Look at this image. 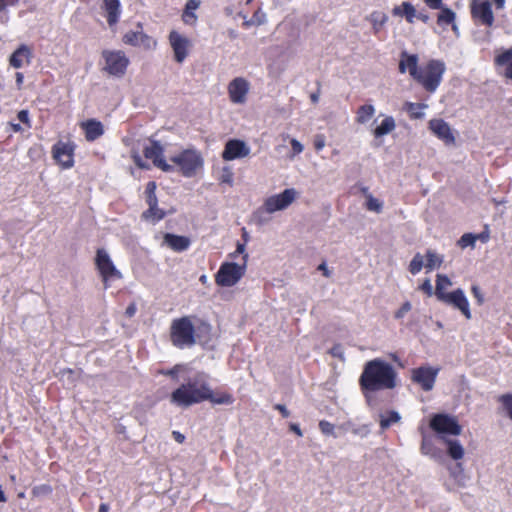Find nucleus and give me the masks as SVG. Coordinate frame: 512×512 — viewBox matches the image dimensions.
Returning a JSON list of instances; mask_svg holds the SVG:
<instances>
[{
    "label": "nucleus",
    "mask_w": 512,
    "mask_h": 512,
    "mask_svg": "<svg viewBox=\"0 0 512 512\" xmlns=\"http://www.w3.org/2000/svg\"><path fill=\"white\" fill-rule=\"evenodd\" d=\"M397 373L394 367L380 358L365 363L359 378L360 388L369 405L373 402V393L393 389L397 385Z\"/></svg>",
    "instance_id": "nucleus-1"
},
{
    "label": "nucleus",
    "mask_w": 512,
    "mask_h": 512,
    "mask_svg": "<svg viewBox=\"0 0 512 512\" xmlns=\"http://www.w3.org/2000/svg\"><path fill=\"white\" fill-rule=\"evenodd\" d=\"M210 387L209 374L198 371L171 393L170 402L181 408L191 407L211 397Z\"/></svg>",
    "instance_id": "nucleus-2"
},
{
    "label": "nucleus",
    "mask_w": 512,
    "mask_h": 512,
    "mask_svg": "<svg viewBox=\"0 0 512 512\" xmlns=\"http://www.w3.org/2000/svg\"><path fill=\"white\" fill-rule=\"evenodd\" d=\"M442 282H445L446 285L452 284L448 276L438 274L436 278L435 289V295L437 299L461 311V313L465 316L466 319H471L472 316L470 311V305L464 291L458 288L452 292L446 293L442 291Z\"/></svg>",
    "instance_id": "nucleus-3"
},
{
    "label": "nucleus",
    "mask_w": 512,
    "mask_h": 512,
    "mask_svg": "<svg viewBox=\"0 0 512 512\" xmlns=\"http://www.w3.org/2000/svg\"><path fill=\"white\" fill-rule=\"evenodd\" d=\"M445 71L446 66L442 60L431 59L425 66H421L414 80L426 91L434 93L439 87Z\"/></svg>",
    "instance_id": "nucleus-4"
},
{
    "label": "nucleus",
    "mask_w": 512,
    "mask_h": 512,
    "mask_svg": "<svg viewBox=\"0 0 512 512\" xmlns=\"http://www.w3.org/2000/svg\"><path fill=\"white\" fill-rule=\"evenodd\" d=\"M170 340L179 349L190 348L195 345V329L189 317L184 316L172 321Z\"/></svg>",
    "instance_id": "nucleus-5"
},
{
    "label": "nucleus",
    "mask_w": 512,
    "mask_h": 512,
    "mask_svg": "<svg viewBox=\"0 0 512 512\" xmlns=\"http://www.w3.org/2000/svg\"><path fill=\"white\" fill-rule=\"evenodd\" d=\"M248 257V254L242 257V264L223 262L215 275L216 284L221 287H232L236 285L245 275Z\"/></svg>",
    "instance_id": "nucleus-6"
},
{
    "label": "nucleus",
    "mask_w": 512,
    "mask_h": 512,
    "mask_svg": "<svg viewBox=\"0 0 512 512\" xmlns=\"http://www.w3.org/2000/svg\"><path fill=\"white\" fill-rule=\"evenodd\" d=\"M185 177H192L203 166V158L195 149H186L170 158Z\"/></svg>",
    "instance_id": "nucleus-7"
},
{
    "label": "nucleus",
    "mask_w": 512,
    "mask_h": 512,
    "mask_svg": "<svg viewBox=\"0 0 512 512\" xmlns=\"http://www.w3.org/2000/svg\"><path fill=\"white\" fill-rule=\"evenodd\" d=\"M431 429L441 440L448 439L447 436H457L462 432V427L454 416L439 413L430 419Z\"/></svg>",
    "instance_id": "nucleus-8"
},
{
    "label": "nucleus",
    "mask_w": 512,
    "mask_h": 512,
    "mask_svg": "<svg viewBox=\"0 0 512 512\" xmlns=\"http://www.w3.org/2000/svg\"><path fill=\"white\" fill-rule=\"evenodd\" d=\"M102 56L105 60V70L113 76L121 77L125 74L129 59L122 51L104 50Z\"/></svg>",
    "instance_id": "nucleus-9"
},
{
    "label": "nucleus",
    "mask_w": 512,
    "mask_h": 512,
    "mask_svg": "<svg viewBox=\"0 0 512 512\" xmlns=\"http://www.w3.org/2000/svg\"><path fill=\"white\" fill-rule=\"evenodd\" d=\"M440 372L439 367L423 365L412 369L411 379L424 391H431L435 385L436 378Z\"/></svg>",
    "instance_id": "nucleus-10"
},
{
    "label": "nucleus",
    "mask_w": 512,
    "mask_h": 512,
    "mask_svg": "<svg viewBox=\"0 0 512 512\" xmlns=\"http://www.w3.org/2000/svg\"><path fill=\"white\" fill-rule=\"evenodd\" d=\"M95 264L105 283L110 279L122 278L121 272L115 267L108 252L104 248L97 249Z\"/></svg>",
    "instance_id": "nucleus-11"
},
{
    "label": "nucleus",
    "mask_w": 512,
    "mask_h": 512,
    "mask_svg": "<svg viewBox=\"0 0 512 512\" xmlns=\"http://www.w3.org/2000/svg\"><path fill=\"white\" fill-rule=\"evenodd\" d=\"M146 159L152 160L155 167L161 169L163 172L171 173L176 171L175 165L168 164L164 157V148L157 140H151L150 145L146 146L143 150Z\"/></svg>",
    "instance_id": "nucleus-12"
},
{
    "label": "nucleus",
    "mask_w": 512,
    "mask_h": 512,
    "mask_svg": "<svg viewBox=\"0 0 512 512\" xmlns=\"http://www.w3.org/2000/svg\"><path fill=\"white\" fill-rule=\"evenodd\" d=\"M296 197V191L293 188L285 189L283 192L277 195L268 197L264 202L265 211L268 214H272L276 211L286 209Z\"/></svg>",
    "instance_id": "nucleus-13"
},
{
    "label": "nucleus",
    "mask_w": 512,
    "mask_h": 512,
    "mask_svg": "<svg viewBox=\"0 0 512 512\" xmlns=\"http://www.w3.org/2000/svg\"><path fill=\"white\" fill-rule=\"evenodd\" d=\"M54 160L64 169H69L74 165V145L58 141L52 147Z\"/></svg>",
    "instance_id": "nucleus-14"
},
{
    "label": "nucleus",
    "mask_w": 512,
    "mask_h": 512,
    "mask_svg": "<svg viewBox=\"0 0 512 512\" xmlns=\"http://www.w3.org/2000/svg\"><path fill=\"white\" fill-rule=\"evenodd\" d=\"M250 147L242 140L230 139L226 142L222 152L225 161H232L247 157L250 154Z\"/></svg>",
    "instance_id": "nucleus-15"
},
{
    "label": "nucleus",
    "mask_w": 512,
    "mask_h": 512,
    "mask_svg": "<svg viewBox=\"0 0 512 512\" xmlns=\"http://www.w3.org/2000/svg\"><path fill=\"white\" fill-rule=\"evenodd\" d=\"M250 89L249 82L243 77L234 78L228 85V94L232 103L244 104Z\"/></svg>",
    "instance_id": "nucleus-16"
},
{
    "label": "nucleus",
    "mask_w": 512,
    "mask_h": 512,
    "mask_svg": "<svg viewBox=\"0 0 512 512\" xmlns=\"http://www.w3.org/2000/svg\"><path fill=\"white\" fill-rule=\"evenodd\" d=\"M471 13L473 18L482 25L490 27L494 23L492 5L488 0L473 3Z\"/></svg>",
    "instance_id": "nucleus-17"
},
{
    "label": "nucleus",
    "mask_w": 512,
    "mask_h": 512,
    "mask_svg": "<svg viewBox=\"0 0 512 512\" xmlns=\"http://www.w3.org/2000/svg\"><path fill=\"white\" fill-rule=\"evenodd\" d=\"M169 42L174 52L175 61L182 63L188 56L189 40L177 31H171Z\"/></svg>",
    "instance_id": "nucleus-18"
},
{
    "label": "nucleus",
    "mask_w": 512,
    "mask_h": 512,
    "mask_svg": "<svg viewBox=\"0 0 512 512\" xmlns=\"http://www.w3.org/2000/svg\"><path fill=\"white\" fill-rule=\"evenodd\" d=\"M429 129L437 138L442 140L445 144L451 145L455 143V137L451 130V127L443 119L430 120Z\"/></svg>",
    "instance_id": "nucleus-19"
},
{
    "label": "nucleus",
    "mask_w": 512,
    "mask_h": 512,
    "mask_svg": "<svg viewBox=\"0 0 512 512\" xmlns=\"http://www.w3.org/2000/svg\"><path fill=\"white\" fill-rule=\"evenodd\" d=\"M139 28L140 30H131L125 33L123 36L124 43L132 46H143L147 49L154 46L156 44L155 41L142 31V27L140 25Z\"/></svg>",
    "instance_id": "nucleus-20"
},
{
    "label": "nucleus",
    "mask_w": 512,
    "mask_h": 512,
    "mask_svg": "<svg viewBox=\"0 0 512 512\" xmlns=\"http://www.w3.org/2000/svg\"><path fill=\"white\" fill-rule=\"evenodd\" d=\"M418 60V55L402 51L400 54L399 71L401 73L408 71L410 76L414 79L421 68V66H418Z\"/></svg>",
    "instance_id": "nucleus-21"
},
{
    "label": "nucleus",
    "mask_w": 512,
    "mask_h": 512,
    "mask_svg": "<svg viewBox=\"0 0 512 512\" xmlns=\"http://www.w3.org/2000/svg\"><path fill=\"white\" fill-rule=\"evenodd\" d=\"M32 57L31 49L25 45H20L10 56L9 63L14 68H21L25 63L29 64Z\"/></svg>",
    "instance_id": "nucleus-22"
},
{
    "label": "nucleus",
    "mask_w": 512,
    "mask_h": 512,
    "mask_svg": "<svg viewBox=\"0 0 512 512\" xmlns=\"http://www.w3.org/2000/svg\"><path fill=\"white\" fill-rule=\"evenodd\" d=\"M164 243L175 252H183L190 247L191 241L186 236L166 233L164 235Z\"/></svg>",
    "instance_id": "nucleus-23"
},
{
    "label": "nucleus",
    "mask_w": 512,
    "mask_h": 512,
    "mask_svg": "<svg viewBox=\"0 0 512 512\" xmlns=\"http://www.w3.org/2000/svg\"><path fill=\"white\" fill-rule=\"evenodd\" d=\"M103 9L106 12L107 23L114 26L121 15V3L119 0H103Z\"/></svg>",
    "instance_id": "nucleus-24"
},
{
    "label": "nucleus",
    "mask_w": 512,
    "mask_h": 512,
    "mask_svg": "<svg viewBox=\"0 0 512 512\" xmlns=\"http://www.w3.org/2000/svg\"><path fill=\"white\" fill-rule=\"evenodd\" d=\"M82 128L85 131V138L88 141H94L101 137L104 133L103 125L100 121L89 119L82 123Z\"/></svg>",
    "instance_id": "nucleus-25"
},
{
    "label": "nucleus",
    "mask_w": 512,
    "mask_h": 512,
    "mask_svg": "<svg viewBox=\"0 0 512 512\" xmlns=\"http://www.w3.org/2000/svg\"><path fill=\"white\" fill-rule=\"evenodd\" d=\"M392 14L397 17H404L409 24L415 22L417 11L415 7L408 1H404L399 6L392 9Z\"/></svg>",
    "instance_id": "nucleus-26"
},
{
    "label": "nucleus",
    "mask_w": 512,
    "mask_h": 512,
    "mask_svg": "<svg viewBox=\"0 0 512 512\" xmlns=\"http://www.w3.org/2000/svg\"><path fill=\"white\" fill-rule=\"evenodd\" d=\"M420 451L434 460H439L442 457V452L434 445L433 438L425 433L422 434Z\"/></svg>",
    "instance_id": "nucleus-27"
},
{
    "label": "nucleus",
    "mask_w": 512,
    "mask_h": 512,
    "mask_svg": "<svg viewBox=\"0 0 512 512\" xmlns=\"http://www.w3.org/2000/svg\"><path fill=\"white\" fill-rule=\"evenodd\" d=\"M443 442L446 445L447 455L454 461L461 460L464 457L465 451L459 440L456 439H444Z\"/></svg>",
    "instance_id": "nucleus-28"
},
{
    "label": "nucleus",
    "mask_w": 512,
    "mask_h": 512,
    "mask_svg": "<svg viewBox=\"0 0 512 512\" xmlns=\"http://www.w3.org/2000/svg\"><path fill=\"white\" fill-rule=\"evenodd\" d=\"M495 64L497 66H505L504 75L512 80V47L498 54L495 57Z\"/></svg>",
    "instance_id": "nucleus-29"
},
{
    "label": "nucleus",
    "mask_w": 512,
    "mask_h": 512,
    "mask_svg": "<svg viewBox=\"0 0 512 512\" xmlns=\"http://www.w3.org/2000/svg\"><path fill=\"white\" fill-rule=\"evenodd\" d=\"M200 0H188L182 14V20L185 24L193 25L197 21L195 11L199 8Z\"/></svg>",
    "instance_id": "nucleus-30"
},
{
    "label": "nucleus",
    "mask_w": 512,
    "mask_h": 512,
    "mask_svg": "<svg viewBox=\"0 0 512 512\" xmlns=\"http://www.w3.org/2000/svg\"><path fill=\"white\" fill-rule=\"evenodd\" d=\"M395 127V119L392 116H386L372 133L375 138H380L391 133Z\"/></svg>",
    "instance_id": "nucleus-31"
},
{
    "label": "nucleus",
    "mask_w": 512,
    "mask_h": 512,
    "mask_svg": "<svg viewBox=\"0 0 512 512\" xmlns=\"http://www.w3.org/2000/svg\"><path fill=\"white\" fill-rule=\"evenodd\" d=\"M375 114V107L372 104H364L357 109L356 122L366 124Z\"/></svg>",
    "instance_id": "nucleus-32"
},
{
    "label": "nucleus",
    "mask_w": 512,
    "mask_h": 512,
    "mask_svg": "<svg viewBox=\"0 0 512 512\" xmlns=\"http://www.w3.org/2000/svg\"><path fill=\"white\" fill-rule=\"evenodd\" d=\"M456 14L455 12L445 5L440 9V12L437 15V24L439 26H448L455 22Z\"/></svg>",
    "instance_id": "nucleus-33"
},
{
    "label": "nucleus",
    "mask_w": 512,
    "mask_h": 512,
    "mask_svg": "<svg viewBox=\"0 0 512 512\" xmlns=\"http://www.w3.org/2000/svg\"><path fill=\"white\" fill-rule=\"evenodd\" d=\"M210 398H207L206 401H210L212 404L218 405H231L234 402V398L231 394L227 392L222 393H214L212 388L210 387Z\"/></svg>",
    "instance_id": "nucleus-34"
},
{
    "label": "nucleus",
    "mask_w": 512,
    "mask_h": 512,
    "mask_svg": "<svg viewBox=\"0 0 512 512\" xmlns=\"http://www.w3.org/2000/svg\"><path fill=\"white\" fill-rule=\"evenodd\" d=\"M149 208L143 212L142 217L146 220H152L153 222H158L162 220L166 213L164 210L160 209L158 207V204L156 205H148Z\"/></svg>",
    "instance_id": "nucleus-35"
},
{
    "label": "nucleus",
    "mask_w": 512,
    "mask_h": 512,
    "mask_svg": "<svg viewBox=\"0 0 512 512\" xmlns=\"http://www.w3.org/2000/svg\"><path fill=\"white\" fill-rule=\"evenodd\" d=\"M401 419L400 414L397 411H389L387 415H380V427L382 430L388 429L391 425L398 423Z\"/></svg>",
    "instance_id": "nucleus-36"
},
{
    "label": "nucleus",
    "mask_w": 512,
    "mask_h": 512,
    "mask_svg": "<svg viewBox=\"0 0 512 512\" xmlns=\"http://www.w3.org/2000/svg\"><path fill=\"white\" fill-rule=\"evenodd\" d=\"M427 108L426 104L406 102L405 110L412 119H421L424 117L423 109Z\"/></svg>",
    "instance_id": "nucleus-37"
},
{
    "label": "nucleus",
    "mask_w": 512,
    "mask_h": 512,
    "mask_svg": "<svg viewBox=\"0 0 512 512\" xmlns=\"http://www.w3.org/2000/svg\"><path fill=\"white\" fill-rule=\"evenodd\" d=\"M426 258H427V262L425 264V267L428 270H433L434 268L440 267L443 262V257L438 255L436 252H434L433 250H430V249L427 250V252H426Z\"/></svg>",
    "instance_id": "nucleus-38"
},
{
    "label": "nucleus",
    "mask_w": 512,
    "mask_h": 512,
    "mask_svg": "<svg viewBox=\"0 0 512 512\" xmlns=\"http://www.w3.org/2000/svg\"><path fill=\"white\" fill-rule=\"evenodd\" d=\"M388 16L381 12H373L370 15V21L373 25V29L375 33H378L379 30L384 26L387 22Z\"/></svg>",
    "instance_id": "nucleus-39"
},
{
    "label": "nucleus",
    "mask_w": 512,
    "mask_h": 512,
    "mask_svg": "<svg viewBox=\"0 0 512 512\" xmlns=\"http://www.w3.org/2000/svg\"><path fill=\"white\" fill-rule=\"evenodd\" d=\"M156 183L154 181H149L145 187V195L146 202L148 205H156L158 204V199L156 196Z\"/></svg>",
    "instance_id": "nucleus-40"
},
{
    "label": "nucleus",
    "mask_w": 512,
    "mask_h": 512,
    "mask_svg": "<svg viewBox=\"0 0 512 512\" xmlns=\"http://www.w3.org/2000/svg\"><path fill=\"white\" fill-rule=\"evenodd\" d=\"M424 266V258L420 253H416L409 264V272L417 275Z\"/></svg>",
    "instance_id": "nucleus-41"
},
{
    "label": "nucleus",
    "mask_w": 512,
    "mask_h": 512,
    "mask_svg": "<svg viewBox=\"0 0 512 512\" xmlns=\"http://www.w3.org/2000/svg\"><path fill=\"white\" fill-rule=\"evenodd\" d=\"M365 207L369 211L380 213L383 209V202L375 198L373 195H369L368 199H366Z\"/></svg>",
    "instance_id": "nucleus-42"
},
{
    "label": "nucleus",
    "mask_w": 512,
    "mask_h": 512,
    "mask_svg": "<svg viewBox=\"0 0 512 512\" xmlns=\"http://www.w3.org/2000/svg\"><path fill=\"white\" fill-rule=\"evenodd\" d=\"M477 239H478V236H476L475 234L465 233L458 240V245L461 248H466L468 246L474 247Z\"/></svg>",
    "instance_id": "nucleus-43"
},
{
    "label": "nucleus",
    "mask_w": 512,
    "mask_h": 512,
    "mask_svg": "<svg viewBox=\"0 0 512 512\" xmlns=\"http://www.w3.org/2000/svg\"><path fill=\"white\" fill-rule=\"evenodd\" d=\"M219 180L221 183H225L230 186L233 185L234 173H233L231 167L224 166L222 168V172H221V176H220Z\"/></svg>",
    "instance_id": "nucleus-44"
},
{
    "label": "nucleus",
    "mask_w": 512,
    "mask_h": 512,
    "mask_svg": "<svg viewBox=\"0 0 512 512\" xmlns=\"http://www.w3.org/2000/svg\"><path fill=\"white\" fill-rule=\"evenodd\" d=\"M319 429L324 435H331V436H334L335 438L337 437L335 435L334 424H332L331 422H329L327 420H321L319 422Z\"/></svg>",
    "instance_id": "nucleus-45"
},
{
    "label": "nucleus",
    "mask_w": 512,
    "mask_h": 512,
    "mask_svg": "<svg viewBox=\"0 0 512 512\" xmlns=\"http://www.w3.org/2000/svg\"><path fill=\"white\" fill-rule=\"evenodd\" d=\"M499 401L505 408L508 417L512 420V394H504L500 396Z\"/></svg>",
    "instance_id": "nucleus-46"
},
{
    "label": "nucleus",
    "mask_w": 512,
    "mask_h": 512,
    "mask_svg": "<svg viewBox=\"0 0 512 512\" xmlns=\"http://www.w3.org/2000/svg\"><path fill=\"white\" fill-rule=\"evenodd\" d=\"M350 426V424H348ZM350 431L361 438H365L369 435L370 429L368 425L354 426L351 425Z\"/></svg>",
    "instance_id": "nucleus-47"
},
{
    "label": "nucleus",
    "mask_w": 512,
    "mask_h": 512,
    "mask_svg": "<svg viewBox=\"0 0 512 512\" xmlns=\"http://www.w3.org/2000/svg\"><path fill=\"white\" fill-rule=\"evenodd\" d=\"M411 303L409 301H406L402 304V306L396 311L395 318L401 319L403 318L410 310H411Z\"/></svg>",
    "instance_id": "nucleus-48"
},
{
    "label": "nucleus",
    "mask_w": 512,
    "mask_h": 512,
    "mask_svg": "<svg viewBox=\"0 0 512 512\" xmlns=\"http://www.w3.org/2000/svg\"><path fill=\"white\" fill-rule=\"evenodd\" d=\"M329 353L336 358H339L341 360H344V348L341 344H335L333 347L329 350Z\"/></svg>",
    "instance_id": "nucleus-49"
},
{
    "label": "nucleus",
    "mask_w": 512,
    "mask_h": 512,
    "mask_svg": "<svg viewBox=\"0 0 512 512\" xmlns=\"http://www.w3.org/2000/svg\"><path fill=\"white\" fill-rule=\"evenodd\" d=\"M51 493H52V488H51L50 485H47V484L36 486L33 489V494L34 495H48V494H51Z\"/></svg>",
    "instance_id": "nucleus-50"
},
{
    "label": "nucleus",
    "mask_w": 512,
    "mask_h": 512,
    "mask_svg": "<svg viewBox=\"0 0 512 512\" xmlns=\"http://www.w3.org/2000/svg\"><path fill=\"white\" fill-rule=\"evenodd\" d=\"M17 118L19 119L20 122L27 125L28 128H31V122H30L28 110H20L17 114Z\"/></svg>",
    "instance_id": "nucleus-51"
},
{
    "label": "nucleus",
    "mask_w": 512,
    "mask_h": 512,
    "mask_svg": "<svg viewBox=\"0 0 512 512\" xmlns=\"http://www.w3.org/2000/svg\"><path fill=\"white\" fill-rule=\"evenodd\" d=\"M266 214H268V213L265 211V207L264 206L262 208H259L255 212L254 216L257 219V222L259 224H264L265 222L268 221V218L266 217Z\"/></svg>",
    "instance_id": "nucleus-52"
},
{
    "label": "nucleus",
    "mask_w": 512,
    "mask_h": 512,
    "mask_svg": "<svg viewBox=\"0 0 512 512\" xmlns=\"http://www.w3.org/2000/svg\"><path fill=\"white\" fill-rule=\"evenodd\" d=\"M427 7L433 10H440L445 6L442 0H423Z\"/></svg>",
    "instance_id": "nucleus-53"
},
{
    "label": "nucleus",
    "mask_w": 512,
    "mask_h": 512,
    "mask_svg": "<svg viewBox=\"0 0 512 512\" xmlns=\"http://www.w3.org/2000/svg\"><path fill=\"white\" fill-rule=\"evenodd\" d=\"M420 289L427 294V296H432L433 293H435L433 291V287H432V284H431V281L430 279H425L423 281V283L420 285Z\"/></svg>",
    "instance_id": "nucleus-54"
},
{
    "label": "nucleus",
    "mask_w": 512,
    "mask_h": 512,
    "mask_svg": "<svg viewBox=\"0 0 512 512\" xmlns=\"http://www.w3.org/2000/svg\"><path fill=\"white\" fill-rule=\"evenodd\" d=\"M463 466L461 463L457 462L454 466V468L451 470V474L455 479H460L463 477Z\"/></svg>",
    "instance_id": "nucleus-55"
},
{
    "label": "nucleus",
    "mask_w": 512,
    "mask_h": 512,
    "mask_svg": "<svg viewBox=\"0 0 512 512\" xmlns=\"http://www.w3.org/2000/svg\"><path fill=\"white\" fill-rule=\"evenodd\" d=\"M471 292L473 296L477 299L478 304H482L484 302V296L481 292V289L477 285H473L471 287Z\"/></svg>",
    "instance_id": "nucleus-56"
},
{
    "label": "nucleus",
    "mask_w": 512,
    "mask_h": 512,
    "mask_svg": "<svg viewBox=\"0 0 512 512\" xmlns=\"http://www.w3.org/2000/svg\"><path fill=\"white\" fill-rule=\"evenodd\" d=\"M290 144L294 154H300L304 149V146L295 138L291 139Z\"/></svg>",
    "instance_id": "nucleus-57"
},
{
    "label": "nucleus",
    "mask_w": 512,
    "mask_h": 512,
    "mask_svg": "<svg viewBox=\"0 0 512 512\" xmlns=\"http://www.w3.org/2000/svg\"><path fill=\"white\" fill-rule=\"evenodd\" d=\"M23 4L27 5V9L20 10L18 13L19 17H24L27 12H34L36 11V5L33 3H29L28 1H24Z\"/></svg>",
    "instance_id": "nucleus-58"
},
{
    "label": "nucleus",
    "mask_w": 512,
    "mask_h": 512,
    "mask_svg": "<svg viewBox=\"0 0 512 512\" xmlns=\"http://www.w3.org/2000/svg\"><path fill=\"white\" fill-rule=\"evenodd\" d=\"M19 4V0H0V10H5L9 6H16Z\"/></svg>",
    "instance_id": "nucleus-59"
},
{
    "label": "nucleus",
    "mask_w": 512,
    "mask_h": 512,
    "mask_svg": "<svg viewBox=\"0 0 512 512\" xmlns=\"http://www.w3.org/2000/svg\"><path fill=\"white\" fill-rule=\"evenodd\" d=\"M274 409L278 410L283 418H288L290 416L289 410L283 404H275Z\"/></svg>",
    "instance_id": "nucleus-60"
},
{
    "label": "nucleus",
    "mask_w": 512,
    "mask_h": 512,
    "mask_svg": "<svg viewBox=\"0 0 512 512\" xmlns=\"http://www.w3.org/2000/svg\"><path fill=\"white\" fill-rule=\"evenodd\" d=\"M179 368L180 365H176L172 369L166 371L164 374L176 379L179 372Z\"/></svg>",
    "instance_id": "nucleus-61"
},
{
    "label": "nucleus",
    "mask_w": 512,
    "mask_h": 512,
    "mask_svg": "<svg viewBox=\"0 0 512 512\" xmlns=\"http://www.w3.org/2000/svg\"><path fill=\"white\" fill-rule=\"evenodd\" d=\"M318 270L319 271H322L323 272V275L325 277H330L331 276V272L330 270L328 269L327 265L325 262H322L319 266H318Z\"/></svg>",
    "instance_id": "nucleus-62"
},
{
    "label": "nucleus",
    "mask_w": 512,
    "mask_h": 512,
    "mask_svg": "<svg viewBox=\"0 0 512 512\" xmlns=\"http://www.w3.org/2000/svg\"><path fill=\"white\" fill-rule=\"evenodd\" d=\"M8 21H9V14H8L7 9L0 10V23L6 24V23H8Z\"/></svg>",
    "instance_id": "nucleus-63"
},
{
    "label": "nucleus",
    "mask_w": 512,
    "mask_h": 512,
    "mask_svg": "<svg viewBox=\"0 0 512 512\" xmlns=\"http://www.w3.org/2000/svg\"><path fill=\"white\" fill-rule=\"evenodd\" d=\"M246 244L245 243H237L236 250L234 251V254H242L243 256L246 254Z\"/></svg>",
    "instance_id": "nucleus-64"
}]
</instances>
